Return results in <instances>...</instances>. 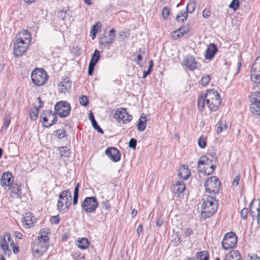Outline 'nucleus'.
I'll list each match as a JSON object with an SVG mask.
<instances>
[{"instance_id":"1","label":"nucleus","mask_w":260,"mask_h":260,"mask_svg":"<svg viewBox=\"0 0 260 260\" xmlns=\"http://www.w3.org/2000/svg\"><path fill=\"white\" fill-rule=\"evenodd\" d=\"M218 202L214 197L207 196L204 199L202 205V215L205 218L210 217L217 211Z\"/></svg>"},{"instance_id":"2","label":"nucleus","mask_w":260,"mask_h":260,"mask_svg":"<svg viewBox=\"0 0 260 260\" xmlns=\"http://www.w3.org/2000/svg\"><path fill=\"white\" fill-rule=\"evenodd\" d=\"M205 98L209 109L211 111H216L221 103V99L218 92L214 89L208 90Z\"/></svg>"},{"instance_id":"3","label":"nucleus","mask_w":260,"mask_h":260,"mask_svg":"<svg viewBox=\"0 0 260 260\" xmlns=\"http://www.w3.org/2000/svg\"><path fill=\"white\" fill-rule=\"evenodd\" d=\"M57 208L60 212H67L71 204L72 196L68 190L61 192L58 197Z\"/></svg>"},{"instance_id":"4","label":"nucleus","mask_w":260,"mask_h":260,"mask_svg":"<svg viewBox=\"0 0 260 260\" xmlns=\"http://www.w3.org/2000/svg\"><path fill=\"white\" fill-rule=\"evenodd\" d=\"M32 82L37 86L44 85L47 79L48 75L46 72L42 69H36L31 73Z\"/></svg>"},{"instance_id":"5","label":"nucleus","mask_w":260,"mask_h":260,"mask_svg":"<svg viewBox=\"0 0 260 260\" xmlns=\"http://www.w3.org/2000/svg\"><path fill=\"white\" fill-rule=\"evenodd\" d=\"M206 191L209 193H218L220 188V182L216 176L208 178L204 183Z\"/></svg>"},{"instance_id":"6","label":"nucleus","mask_w":260,"mask_h":260,"mask_svg":"<svg viewBox=\"0 0 260 260\" xmlns=\"http://www.w3.org/2000/svg\"><path fill=\"white\" fill-rule=\"evenodd\" d=\"M48 247V242L44 241L38 238L32 245V251L35 256H39L47 250Z\"/></svg>"},{"instance_id":"7","label":"nucleus","mask_w":260,"mask_h":260,"mask_svg":"<svg viewBox=\"0 0 260 260\" xmlns=\"http://www.w3.org/2000/svg\"><path fill=\"white\" fill-rule=\"evenodd\" d=\"M54 110L56 114L59 117H66L70 114L71 106L66 101H60L55 104Z\"/></svg>"},{"instance_id":"8","label":"nucleus","mask_w":260,"mask_h":260,"mask_svg":"<svg viewBox=\"0 0 260 260\" xmlns=\"http://www.w3.org/2000/svg\"><path fill=\"white\" fill-rule=\"evenodd\" d=\"M250 98L251 102L250 111L254 114L260 115V92H251Z\"/></svg>"},{"instance_id":"9","label":"nucleus","mask_w":260,"mask_h":260,"mask_svg":"<svg viewBox=\"0 0 260 260\" xmlns=\"http://www.w3.org/2000/svg\"><path fill=\"white\" fill-rule=\"evenodd\" d=\"M114 118L119 122L122 124L127 123L132 119V116L129 115L125 108H117L114 113Z\"/></svg>"},{"instance_id":"10","label":"nucleus","mask_w":260,"mask_h":260,"mask_svg":"<svg viewBox=\"0 0 260 260\" xmlns=\"http://www.w3.org/2000/svg\"><path fill=\"white\" fill-rule=\"evenodd\" d=\"M57 117L55 114H53L50 110L43 111L41 115V121L44 126L49 127L56 123Z\"/></svg>"},{"instance_id":"11","label":"nucleus","mask_w":260,"mask_h":260,"mask_svg":"<svg viewBox=\"0 0 260 260\" xmlns=\"http://www.w3.org/2000/svg\"><path fill=\"white\" fill-rule=\"evenodd\" d=\"M98 202L94 197H87L82 203V207L87 213H93L98 207Z\"/></svg>"},{"instance_id":"12","label":"nucleus","mask_w":260,"mask_h":260,"mask_svg":"<svg viewBox=\"0 0 260 260\" xmlns=\"http://www.w3.org/2000/svg\"><path fill=\"white\" fill-rule=\"evenodd\" d=\"M237 242V237L233 232L226 233L222 240L221 244L225 250L233 248Z\"/></svg>"},{"instance_id":"13","label":"nucleus","mask_w":260,"mask_h":260,"mask_svg":"<svg viewBox=\"0 0 260 260\" xmlns=\"http://www.w3.org/2000/svg\"><path fill=\"white\" fill-rule=\"evenodd\" d=\"M212 162L210 158L207 156H202L198 162V169L200 173L205 175H210V173L208 172L209 170V167Z\"/></svg>"},{"instance_id":"14","label":"nucleus","mask_w":260,"mask_h":260,"mask_svg":"<svg viewBox=\"0 0 260 260\" xmlns=\"http://www.w3.org/2000/svg\"><path fill=\"white\" fill-rule=\"evenodd\" d=\"M31 40V34L27 30L20 31L16 36L14 43L22 44L28 48Z\"/></svg>"},{"instance_id":"15","label":"nucleus","mask_w":260,"mask_h":260,"mask_svg":"<svg viewBox=\"0 0 260 260\" xmlns=\"http://www.w3.org/2000/svg\"><path fill=\"white\" fill-rule=\"evenodd\" d=\"M250 78L252 82L260 83V56L255 59L252 66Z\"/></svg>"},{"instance_id":"16","label":"nucleus","mask_w":260,"mask_h":260,"mask_svg":"<svg viewBox=\"0 0 260 260\" xmlns=\"http://www.w3.org/2000/svg\"><path fill=\"white\" fill-rule=\"evenodd\" d=\"M14 242L11 238V235L9 233L4 234L2 240L0 241V246L4 250L5 254L9 255L11 250L9 249V246H12Z\"/></svg>"},{"instance_id":"17","label":"nucleus","mask_w":260,"mask_h":260,"mask_svg":"<svg viewBox=\"0 0 260 260\" xmlns=\"http://www.w3.org/2000/svg\"><path fill=\"white\" fill-rule=\"evenodd\" d=\"M115 37V30L113 28L109 31L108 36L104 35L101 37L100 43L101 45L104 46H110L113 43Z\"/></svg>"},{"instance_id":"18","label":"nucleus","mask_w":260,"mask_h":260,"mask_svg":"<svg viewBox=\"0 0 260 260\" xmlns=\"http://www.w3.org/2000/svg\"><path fill=\"white\" fill-rule=\"evenodd\" d=\"M182 64L188 70L190 71H194L197 68L198 62L193 56L187 55L182 60Z\"/></svg>"},{"instance_id":"19","label":"nucleus","mask_w":260,"mask_h":260,"mask_svg":"<svg viewBox=\"0 0 260 260\" xmlns=\"http://www.w3.org/2000/svg\"><path fill=\"white\" fill-rule=\"evenodd\" d=\"M105 153L114 162H117L120 159V153L117 149L114 147L107 149Z\"/></svg>"},{"instance_id":"20","label":"nucleus","mask_w":260,"mask_h":260,"mask_svg":"<svg viewBox=\"0 0 260 260\" xmlns=\"http://www.w3.org/2000/svg\"><path fill=\"white\" fill-rule=\"evenodd\" d=\"M13 181V177L12 174L9 172H5L1 177V184L2 186L6 189L7 187H10Z\"/></svg>"},{"instance_id":"21","label":"nucleus","mask_w":260,"mask_h":260,"mask_svg":"<svg viewBox=\"0 0 260 260\" xmlns=\"http://www.w3.org/2000/svg\"><path fill=\"white\" fill-rule=\"evenodd\" d=\"M21 220L25 228H29L34 223V216L31 213H26L22 217Z\"/></svg>"},{"instance_id":"22","label":"nucleus","mask_w":260,"mask_h":260,"mask_svg":"<svg viewBox=\"0 0 260 260\" xmlns=\"http://www.w3.org/2000/svg\"><path fill=\"white\" fill-rule=\"evenodd\" d=\"M27 47L22 44H19L14 42L13 50L14 54L16 57L22 56L26 52Z\"/></svg>"},{"instance_id":"23","label":"nucleus","mask_w":260,"mask_h":260,"mask_svg":"<svg viewBox=\"0 0 260 260\" xmlns=\"http://www.w3.org/2000/svg\"><path fill=\"white\" fill-rule=\"evenodd\" d=\"M71 84L69 81V79L66 78L58 84V91L59 92L63 93L69 92L71 88Z\"/></svg>"},{"instance_id":"24","label":"nucleus","mask_w":260,"mask_h":260,"mask_svg":"<svg viewBox=\"0 0 260 260\" xmlns=\"http://www.w3.org/2000/svg\"><path fill=\"white\" fill-rule=\"evenodd\" d=\"M190 173L188 167L185 165H182L178 170V176L183 180H186L190 176Z\"/></svg>"},{"instance_id":"25","label":"nucleus","mask_w":260,"mask_h":260,"mask_svg":"<svg viewBox=\"0 0 260 260\" xmlns=\"http://www.w3.org/2000/svg\"><path fill=\"white\" fill-rule=\"evenodd\" d=\"M217 51L216 46L214 44H210L206 51L205 57L208 59H211Z\"/></svg>"},{"instance_id":"26","label":"nucleus","mask_w":260,"mask_h":260,"mask_svg":"<svg viewBox=\"0 0 260 260\" xmlns=\"http://www.w3.org/2000/svg\"><path fill=\"white\" fill-rule=\"evenodd\" d=\"M185 189L184 183L182 181H177L172 187L173 192L175 194H180Z\"/></svg>"},{"instance_id":"27","label":"nucleus","mask_w":260,"mask_h":260,"mask_svg":"<svg viewBox=\"0 0 260 260\" xmlns=\"http://www.w3.org/2000/svg\"><path fill=\"white\" fill-rule=\"evenodd\" d=\"M224 260H241V259L239 252L237 250H233L226 255Z\"/></svg>"},{"instance_id":"28","label":"nucleus","mask_w":260,"mask_h":260,"mask_svg":"<svg viewBox=\"0 0 260 260\" xmlns=\"http://www.w3.org/2000/svg\"><path fill=\"white\" fill-rule=\"evenodd\" d=\"M50 233V230L48 228L43 229L41 230L39 234L40 236L38 237V239L41 240H44V241H47L49 242L48 234Z\"/></svg>"},{"instance_id":"29","label":"nucleus","mask_w":260,"mask_h":260,"mask_svg":"<svg viewBox=\"0 0 260 260\" xmlns=\"http://www.w3.org/2000/svg\"><path fill=\"white\" fill-rule=\"evenodd\" d=\"M217 127L216 132L218 134H220L226 129L227 126L225 120L220 119L217 123Z\"/></svg>"},{"instance_id":"30","label":"nucleus","mask_w":260,"mask_h":260,"mask_svg":"<svg viewBox=\"0 0 260 260\" xmlns=\"http://www.w3.org/2000/svg\"><path fill=\"white\" fill-rule=\"evenodd\" d=\"M146 117L141 116L137 124V129L139 132H143L145 130L146 126Z\"/></svg>"},{"instance_id":"31","label":"nucleus","mask_w":260,"mask_h":260,"mask_svg":"<svg viewBox=\"0 0 260 260\" xmlns=\"http://www.w3.org/2000/svg\"><path fill=\"white\" fill-rule=\"evenodd\" d=\"M198 260H209V254L207 251H202L196 253Z\"/></svg>"},{"instance_id":"32","label":"nucleus","mask_w":260,"mask_h":260,"mask_svg":"<svg viewBox=\"0 0 260 260\" xmlns=\"http://www.w3.org/2000/svg\"><path fill=\"white\" fill-rule=\"evenodd\" d=\"M196 6V0H189V2L186 7V12L192 13L194 11Z\"/></svg>"},{"instance_id":"33","label":"nucleus","mask_w":260,"mask_h":260,"mask_svg":"<svg viewBox=\"0 0 260 260\" xmlns=\"http://www.w3.org/2000/svg\"><path fill=\"white\" fill-rule=\"evenodd\" d=\"M100 57V51L95 49L92 55L91 60L90 61V63L96 65L97 62L99 60Z\"/></svg>"},{"instance_id":"34","label":"nucleus","mask_w":260,"mask_h":260,"mask_svg":"<svg viewBox=\"0 0 260 260\" xmlns=\"http://www.w3.org/2000/svg\"><path fill=\"white\" fill-rule=\"evenodd\" d=\"M78 242V247L80 249H85L88 247L89 242L86 238H82Z\"/></svg>"},{"instance_id":"35","label":"nucleus","mask_w":260,"mask_h":260,"mask_svg":"<svg viewBox=\"0 0 260 260\" xmlns=\"http://www.w3.org/2000/svg\"><path fill=\"white\" fill-rule=\"evenodd\" d=\"M59 155L60 157H69L70 154L69 149L66 147L63 146L59 148Z\"/></svg>"},{"instance_id":"36","label":"nucleus","mask_w":260,"mask_h":260,"mask_svg":"<svg viewBox=\"0 0 260 260\" xmlns=\"http://www.w3.org/2000/svg\"><path fill=\"white\" fill-rule=\"evenodd\" d=\"M80 184L78 183L74 188V197H73V205H76L78 202V199L79 197V188Z\"/></svg>"},{"instance_id":"37","label":"nucleus","mask_w":260,"mask_h":260,"mask_svg":"<svg viewBox=\"0 0 260 260\" xmlns=\"http://www.w3.org/2000/svg\"><path fill=\"white\" fill-rule=\"evenodd\" d=\"M188 16L187 12H180L176 17V20L178 22H183L184 20H186Z\"/></svg>"},{"instance_id":"38","label":"nucleus","mask_w":260,"mask_h":260,"mask_svg":"<svg viewBox=\"0 0 260 260\" xmlns=\"http://www.w3.org/2000/svg\"><path fill=\"white\" fill-rule=\"evenodd\" d=\"M205 101H206L205 96V97L200 96L198 99V109L201 111H202L204 108Z\"/></svg>"},{"instance_id":"39","label":"nucleus","mask_w":260,"mask_h":260,"mask_svg":"<svg viewBox=\"0 0 260 260\" xmlns=\"http://www.w3.org/2000/svg\"><path fill=\"white\" fill-rule=\"evenodd\" d=\"M101 23L100 22H97L95 24L93 25L91 27V33L93 34V36L92 37V39L93 40L95 37H96V34L98 32V29L99 28L101 27Z\"/></svg>"},{"instance_id":"40","label":"nucleus","mask_w":260,"mask_h":260,"mask_svg":"<svg viewBox=\"0 0 260 260\" xmlns=\"http://www.w3.org/2000/svg\"><path fill=\"white\" fill-rule=\"evenodd\" d=\"M211 80L210 76L208 75H205L202 76L201 80V84L203 86H206Z\"/></svg>"},{"instance_id":"41","label":"nucleus","mask_w":260,"mask_h":260,"mask_svg":"<svg viewBox=\"0 0 260 260\" xmlns=\"http://www.w3.org/2000/svg\"><path fill=\"white\" fill-rule=\"evenodd\" d=\"M60 17H61L62 19L65 22H66L67 20L70 21L71 19V17L70 16L69 11L68 10L61 12Z\"/></svg>"},{"instance_id":"42","label":"nucleus","mask_w":260,"mask_h":260,"mask_svg":"<svg viewBox=\"0 0 260 260\" xmlns=\"http://www.w3.org/2000/svg\"><path fill=\"white\" fill-rule=\"evenodd\" d=\"M199 146L203 149L206 146V139L204 137H200L198 141Z\"/></svg>"},{"instance_id":"43","label":"nucleus","mask_w":260,"mask_h":260,"mask_svg":"<svg viewBox=\"0 0 260 260\" xmlns=\"http://www.w3.org/2000/svg\"><path fill=\"white\" fill-rule=\"evenodd\" d=\"M79 102L80 104L84 107H86L88 104V99L87 96L82 95L79 99Z\"/></svg>"},{"instance_id":"44","label":"nucleus","mask_w":260,"mask_h":260,"mask_svg":"<svg viewBox=\"0 0 260 260\" xmlns=\"http://www.w3.org/2000/svg\"><path fill=\"white\" fill-rule=\"evenodd\" d=\"M229 7L234 10H237L239 7V0H233L230 4Z\"/></svg>"},{"instance_id":"45","label":"nucleus","mask_w":260,"mask_h":260,"mask_svg":"<svg viewBox=\"0 0 260 260\" xmlns=\"http://www.w3.org/2000/svg\"><path fill=\"white\" fill-rule=\"evenodd\" d=\"M57 137L59 139H61L66 137V130L63 128H61L56 131Z\"/></svg>"},{"instance_id":"46","label":"nucleus","mask_w":260,"mask_h":260,"mask_svg":"<svg viewBox=\"0 0 260 260\" xmlns=\"http://www.w3.org/2000/svg\"><path fill=\"white\" fill-rule=\"evenodd\" d=\"M181 30H179L178 29L177 30H176L172 32V37L174 40L177 39L178 38H180L181 37H182L183 36H180L181 34L180 32Z\"/></svg>"},{"instance_id":"47","label":"nucleus","mask_w":260,"mask_h":260,"mask_svg":"<svg viewBox=\"0 0 260 260\" xmlns=\"http://www.w3.org/2000/svg\"><path fill=\"white\" fill-rule=\"evenodd\" d=\"M38 111L39 109L37 108L34 111H31L30 112V118L31 120H35L37 118V117L38 115Z\"/></svg>"},{"instance_id":"48","label":"nucleus","mask_w":260,"mask_h":260,"mask_svg":"<svg viewBox=\"0 0 260 260\" xmlns=\"http://www.w3.org/2000/svg\"><path fill=\"white\" fill-rule=\"evenodd\" d=\"M92 123L93 127L99 133L101 134H103L104 131L103 129L100 127V126L98 125V123L96 121H94Z\"/></svg>"},{"instance_id":"49","label":"nucleus","mask_w":260,"mask_h":260,"mask_svg":"<svg viewBox=\"0 0 260 260\" xmlns=\"http://www.w3.org/2000/svg\"><path fill=\"white\" fill-rule=\"evenodd\" d=\"M169 15V10L168 8L165 7L162 10V16L165 19H167Z\"/></svg>"},{"instance_id":"50","label":"nucleus","mask_w":260,"mask_h":260,"mask_svg":"<svg viewBox=\"0 0 260 260\" xmlns=\"http://www.w3.org/2000/svg\"><path fill=\"white\" fill-rule=\"evenodd\" d=\"M10 121H11V117H10V115H6L5 117V119H4V126L5 128H7L9 126V125Z\"/></svg>"},{"instance_id":"51","label":"nucleus","mask_w":260,"mask_h":260,"mask_svg":"<svg viewBox=\"0 0 260 260\" xmlns=\"http://www.w3.org/2000/svg\"><path fill=\"white\" fill-rule=\"evenodd\" d=\"M137 145V140L134 138L130 139L128 143V146L133 149H135Z\"/></svg>"},{"instance_id":"52","label":"nucleus","mask_w":260,"mask_h":260,"mask_svg":"<svg viewBox=\"0 0 260 260\" xmlns=\"http://www.w3.org/2000/svg\"><path fill=\"white\" fill-rule=\"evenodd\" d=\"M101 205L103 208L108 210L111 208V205L108 200H106L101 203Z\"/></svg>"},{"instance_id":"53","label":"nucleus","mask_w":260,"mask_h":260,"mask_svg":"<svg viewBox=\"0 0 260 260\" xmlns=\"http://www.w3.org/2000/svg\"><path fill=\"white\" fill-rule=\"evenodd\" d=\"M248 214V209L246 208H243L241 211V216L242 219H246Z\"/></svg>"},{"instance_id":"54","label":"nucleus","mask_w":260,"mask_h":260,"mask_svg":"<svg viewBox=\"0 0 260 260\" xmlns=\"http://www.w3.org/2000/svg\"><path fill=\"white\" fill-rule=\"evenodd\" d=\"M9 187L12 188V191L14 193H16L18 194L19 193V192L20 191V186H19L18 185H15V186H13V185L12 184L10 186V187Z\"/></svg>"},{"instance_id":"55","label":"nucleus","mask_w":260,"mask_h":260,"mask_svg":"<svg viewBox=\"0 0 260 260\" xmlns=\"http://www.w3.org/2000/svg\"><path fill=\"white\" fill-rule=\"evenodd\" d=\"M60 220L59 215L52 216L50 219L51 222L53 224H57Z\"/></svg>"},{"instance_id":"56","label":"nucleus","mask_w":260,"mask_h":260,"mask_svg":"<svg viewBox=\"0 0 260 260\" xmlns=\"http://www.w3.org/2000/svg\"><path fill=\"white\" fill-rule=\"evenodd\" d=\"M240 179V176L239 175H238L235 176L232 185L233 186H237L239 185V182Z\"/></svg>"},{"instance_id":"57","label":"nucleus","mask_w":260,"mask_h":260,"mask_svg":"<svg viewBox=\"0 0 260 260\" xmlns=\"http://www.w3.org/2000/svg\"><path fill=\"white\" fill-rule=\"evenodd\" d=\"M95 66V65L94 64L90 63H89L88 69V74L89 76H91L92 75Z\"/></svg>"},{"instance_id":"58","label":"nucleus","mask_w":260,"mask_h":260,"mask_svg":"<svg viewBox=\"0 0 260 260\" xmlns=\"http://www.w3.org/2000/svg\"><path fill=\"white\" fill-rule=\"evenodd\" d=\"M208 156H210V160L212 162H215L216 161L217 158L216 156V153L215 152H212L208 154Z\"/></svg>"},{"instance_id":"59","label":"nucleus","mask_w":260,"mask_h":260,"mask_svg":"<svg viewBox=\"0 0 260 260\" xmlns=\"http://www.w3.org/2000/svg\"><path fill=\"white\" fill-rule=\"evenodd\" d=\"M184 234L186 237H189L192 234V231L190 228H186L183 231Z\"/></svg>"},{"instance_id":"60","label":"nucleus","mask_w":260,"mask_h":260,"mask_svg":"<svg viewBox=\"0 0 260 260\" xmlns=\"http://www.w3.org/2000/svg\"><path fill=\"white\" fill-rule=\"evenodd\" d=\"M180 31L181 34L180 36H183L185 34L189 31V29L187 27H181L178 29Z\"/></svg>"},{"instance_id":"61","label":"nucleus","mask_w":260,"mask_h":260,"mask_svg":"<svg viewBox=\"0 0 260 260\" xmlns=\"http://www.w3.org/2000/svg\"><path fill=\"white\" fill-rule=\"evenodd\" d=\"M203 17L207 18L210 16V12L208 10L205 9L202 13Z\"/></svg>"},{"instance_id":"62","label":"nucleus","mask_w":260,"mask_h":260,"mask_svg":"<svg viewBox=\"0 0 260 260\" xmlns=\"http://www.w3.org/2000/svg\"><path fill=\"white\" fill-rule=\"evenodd\" d=\"M164 221L161 219L160 216L157 217V221H156V225L158 227H160L163 224Z\"/></svg>"},{"instance_id":"63","label":"nucleus","mask_w":260,"mask_h":260,"mask_svg":"<svg viewBox=\"0 0 260 260\" xmlns=\"http://www.w3.org/2000/svg\"><path fill=\"white\" fill-rule=\"evenodd\" d=\"M257 211V215H256V218H257V222L258 224H260V209L259 208H256Z\"/></svg>"},{"instance_id":"64","label":"nucleus","mask_w":260,"mask_h":260,"mask_svg":"<svg viewBox=\"0 0 260 260\" xmlns=\"http://www.w3.org/2000/svg\"><path fill=\"white\" fill-rule=\"evenodd\" d=\"M248 260H260V257L256 255L253 254L249 256Z\"/></svg>"}]
</instances>
